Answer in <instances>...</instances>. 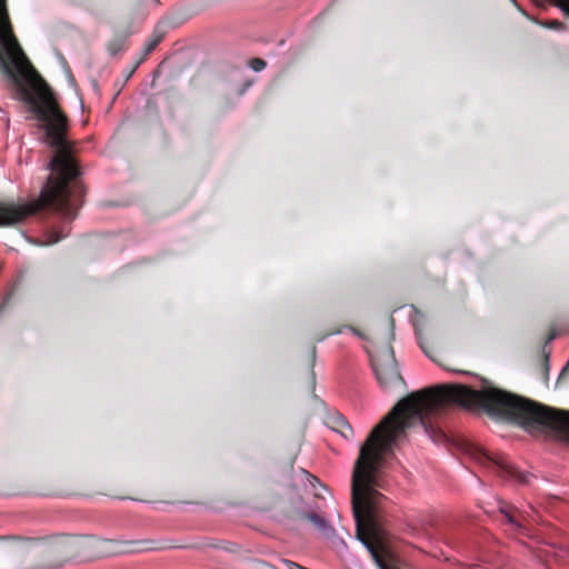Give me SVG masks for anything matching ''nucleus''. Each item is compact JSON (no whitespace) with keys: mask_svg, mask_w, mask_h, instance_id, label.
<instances>
[{"mask_svg":"<svg viewBox=\"0 0 569 569\" xmlns=\"http://www.w3.org/2000/svg\"><path fill=\"white\" fill-rule=\"evenodd\" d=\"M341 332H342V330H338V331H332L329 335H336V333H341Z\"/></svg>","mask_w":569,"mask_h":569,"instance_id":"obj_16","label":"nucleus"},{"mask_svg":"<svg viewBox=\"0 0 569 569\" xmlns=\"http://www.w3.org/2000/svg\"><path fill=\"white\" fill-rule=\"evenodd\" d=\"M8 301H9V297L1 303V306H0V315L2 313V311H3L4 307H6V305L8 303Z\"/></svg>","mask_w":569,"mask_h":569,"instance_id":"obj_13","label":"nucleus"},{"mask_svg":"<svg viewBox=\"0 0 569 569\" xmlns=\"http://www.w3.org/2000/svg\"><path fill=\"white\" fill-rule=\"evenodd\" d=\"M300 472L312 488H315L317 483L320 485L319 479L307 470L301 469Z\"/></svg>","mask_w":569,"mask_h":569,"instance_id":"obj_11","label":"nucleus"},{"mask_svg":"<svg viewBox=\"0 0 569 569\" xmlns=\"http://www.w3.org/2000/svg\"><path fill=\"white\" fill-rule=\"evenodd\" d=\"M68 234V231L62 229L60 231L51 230L47 234V240L43 242H40V244H54L59 242L61 239L66 238Z\"/></svg>","mask_w":569,"mask_h":569,"instance_id":"obj_7","label":"nucleus"},{"mask_svg":"<svg viewBox=\"0 0 569 569\" xmlns=\"http://www.w3.org/2000/svg\"><path fill=\"white\" fill-rule=\"evenodd\" d=\"M97 541L100 542V543H107L108 542V540H97Z\"/></svg>","mask_w":569,"mask_h":569,"instance_id":"obj_18","label":"nucleus"},{"mask_svg":"<svg viewBox=\"0 0 569 569\" xmlns=\"http://www.w3.org/2000/svg\"><path fill=\"white\" fill-rule=\"evenodd\" d=\"M249 66L253 71L259 72L266 68L267 63L260 58H254L250 61Z\"/></svg>","mask_w":569,"mask_h":569,"instance_id":"obj_9","label":"nucleus"},{"mask_svg":"<svg viewBox=\"0 0 569 569\" xmlns=\"http://www.w3.org/2000/svg\"><path fill=\"white\" fill-rule=\"evenodd\" d=\"M540 24L545 28L553 29V30H563V24L558 20H549L545 22H540Z\"/></svg>","mask_w":569,"mask_h":569,"instance_id":"obj_10","label":"nucleus"},{"mask_svg":"<svg viewBox=\"0 0 569 569\" xmlns=\"http://www.w3.org/2000/svg\"><path fill=\"white\" fill-rule=\"evenodd\" d=\"M370 361L379 385L385 389H392L403 385L398 370L393 350L389 346L380 355H370Z\"/></svg>","mask_w":569,"mask_h":569,"instance_id":"obj_3","label":"nucleus"},{"mask_svg":"<svg viewBox=\"0 0 569 569\" xmlns=\"http://www.w3.org/2000/svg\"><path fill=\"white\" fill-rule=\"evenodd\" d=\"M498 508H499V511L501 512V515L503 516L506 522L508 525H510L515 531H519V532L525 531L522 523L520 522L518 517L515 515L513 510H511L505 501L498 500Z\"/></svg>","mask_w":569,"mask_h":569,"instance_id":"obj_5","label":"nucleus"},{"mask_svg":"<svg viewBox=\"0 0 569 569\" xmlns=\"http://www.w3.org/2000/svg\"><path fill=\"white\" fill-rule=\"evenodd\" d=\"M346 328H347V329H349V330H351L355 335L360 336V335H359V332H358L356 329H353V328H351V327H346Z\"/></svg>","mask_w":569,"mask_h":569,"instance_id":"obj_14","label":"nucleus"},{"mask_svg":"<svg viewBox=\"0 0 569 569\" xmlns=\"http://www.w3.org/2000/svg\"><path fill=\"white\" fill-rule=\"evenodd\" d=\"M298 515L300 518L309 520L326 539L332 542L338 541L345 546V541L338 538L335 528L325 518L313 511L302 510L299 511Z\"/></svg>","mask_w":569,"mask_h":569,"instance_id":"obj_4","label":"nucleus"},{"mask_svg":"<svg viewBox=\"0 0 569 569\" xmlns=\"http://www.w3.org/2000/svg\"><path fill=\"white\" fill-rule=\"evenodd\" d=\"M250 86H251V82H247L246 88L243 90L248 89ZM243 92L244 91H242L241 93H243Z\"/></svg>","mask_w":569,"mask_h":569,"instance_id":"obj_15","label":"nucleus"},{"mask_svg":"<svg viewBox=\"0 0 569 569\" xmlns=\"http://www.w3.org/2000/svg\"><path fill=\"white\" fill-rule=\"evenodd\" d=\"M392 325H393V321H392V319H391V320L389 321V328H390V330L392 329Z\"/></svg>","mask_w":569,"mask_h":569,"instance_id":"obj_17","label":"nucleus"},{"mask_svg":"<svg viewBox=\"0 0 569 569\" xmlns=\"http://www.w3.org/2000/svg\"><path fill=\"white\" fill-rule=\"evenodd\" d=\"M31 545L37 553H41L51 559L46 565L47 568L61 567L66 558L76 551L77 546L74 539L63 536L32 541Z\"/></svg>","mask_w":569,"mask_h":569,"instance_id":"obj_2","label":"nucleus"},{"mask_svg":"<svg viewBox=\"0 0 569 569\" xmlns=\"http://www.w3.org/2000/svg\"><path fill=\"white\" fill-rule=\"evenodd\" d=\"M121 50V43L113 42L109 44L111 56H116Z\"/></svg>","mask_w":569,"mask_h":569,"instance_id":"obj_12","label":"nucleus"},{"mask_svg":"<svg viewBox=\"0 0 569 569\" xmlns=\"http://www.w3.org/2000/svg\"><path fill=\"white\" fill-rule=\"evenodd\" d=\"M162 38L163 34L154 32V34H152V37L144 44V54H149L158 46Z\"/></svg>","mask_w":569,"mask_h":569,"instance_id":"obj_8","label":"nucleus"},{"mask_svg":"<svg viewBox=\"0 0 569 569\" xmlns=\"http://www.w3.org/2000/svg\"><path fill=\"white\" fill-rule=\"evenodd\" d=\"M465 453L473 461L488 468L503 478H512L520 483H529L531 475L522 472L508 463L502 456H492L481 447L467 443L463 448Z\"/></svg>","mask_w":569,"mask_h":569,"instance_id":"obj_1","label":"nucleus"},{"mask_svg":"<svg viewBox=\"0 0 569 569\" xmlns=\"http://www.w3.org/2000/svg\"><path fill=\"white\" fill-rule=\"evenodd\" d=\"M333 422V430L339 432L345 439H351L353 437V429L343 416L338 413L335 417Z\"/></svg>","mask_w":569,"mask_h":569,"instance_id":"obj_6","label":"nucleus"}]
</instances>
